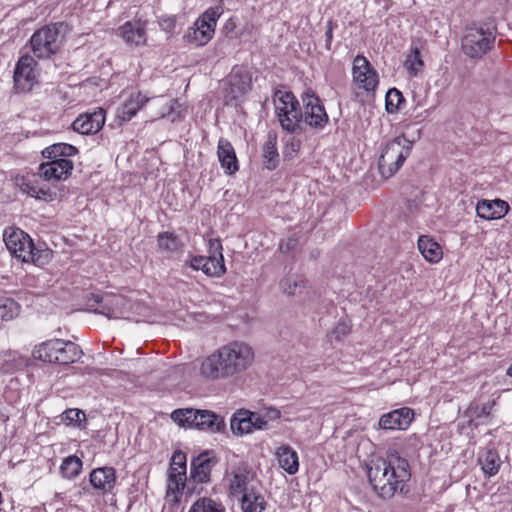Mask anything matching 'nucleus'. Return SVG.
Instances as JSON below:
<instances>
[{"label":"nucleus","instance_id":"nucleus-1","mask_svg":"<svg viewBox=\"0 0 512 512\" xmlns=\"http://www.w3.org/2000/svg\"><path fill=\"white\" fill-rule=\"evenodd\" d=\"M255 350L243 340H232L204 357L199 374L206 381H222L240 377L255 362Z\"/></svg>","mask_w":512,"mask_h":512},{"label":"nucleus","instance_id":"nucleus-2","mask_svg":"<svg viewBox=\"0 0 512 512\" xmlns=\"http://www.w3.org/2000/svg\"><path fill=\"white\" fill-rule=\"evenodd\" d=\"M367 476L374 491L382 498H391L404 490L410 479L408 461L397 453H390L387 460H372L367 465Z\"/></svg>","mask_w":512,"mask_h":512},{"label":"nucleus","instance_id":"nucleus-3","mask_svg":"<svg viewBox=\"0 0 512 512\" xmlns=\"http://www.w3.org/2000/svg\"><path fill=\"white\" fill-rule=\"evenodd\" d=\"M82 354L79 345L60 338L40 342L31 350L32 359L45 364L68 365L78 361Z\"/></svg>","mask_w":512,"mask_h":512},{"label":"nucleus","instance_id":"nucleus-4","mask_svg":"<svg viewBox=\"0 0 512 512\" xmlns=\"http://www.w3.org/2000/svg\"><path fill=\"white\" fill-rule=\"evenodd\" d=\"M3 241L11 255L23 262L43 266L50 261L51 251L37 250L31 237L18 227L11 226L4 229Z\"/></svg>","mask_w":512,"mask_h":512},{"label":"nucleus","instance_id":"nucleus-5","mask_svg":"<svg viewBox=\"0 0 512 512\" xmlns=\"http://www.w3.org/2000/svg\"><path fill=\"white\" fill-rule=\"evenodd\" d=\"M413 142L403 135L397 136L387 142L380 154L378 168L383 178L392 177L403 165L410 155Z\"/></svg>","mask_w":512,"mask_h":512},{"label":"nucleus","instance_id":"nucleus-6","mask_svg":"<svg viewBox=\"0 0 512 512\" xmlns=\"http://www.w3.org/2000/svg\"><path fill=\"white\" fill-rule=\"evenodd\" d=\"M494 42V29L484 25H473L466 28L461 47L466 56L479 59L492 49Z\"/></svg>","mask_w":512,"mask_h":512},{"label":"nucleus","instance_id":"nucleus-7","mask_svg":"<svg viewBox=\"0 0 512 512\" xmlns=\"http://www.w3.org/2000/svg\"><path fill=\"white\" fill-rule=\"evenodd\" d=\"M274 107L278 120L283 129L295 132L302 117L299 102L293 93L277 91L274 94Z\"/></svg>","mask_w":512,"mask_h":512},{"label":"nucleus","instance_id":"nucleus-8","mask_svg":"<svg viewBox=\"0 0 512 512\" xmlns=\"http://www.w3.org/2000/svg\"><path fill=\"white\" fill-rule=\"evenodd\" d=\"M223 13L221 6L208 8L187 31L185 39L196 46L206 45L214 36L217 21Z\"/></svg>","mask_w":512,"mask_h":512},{"label":"nucleus","instance_id":"nucleus-9","mask_svg":"<svg viewBox=\"0 0 512 512\" xmlns=\"http://www.w3.org/2000/svg\"><path fill=\"white\" fill-rule=\"evenodd\" d=\"M255 477V472L247 463L239 462L227 468L223 484L231 496L239 497L254 488Z\"/></svg>","mask_w":512,"mask_h":512},{"label":"nucleus","instance_id":"nucleus-10","mask_svg":"<svg viewBox=\"0 0 512 512\" xmlns=\"http://www.w3.org/2000/svg\"><path fill=\"white\" fill-rule=\"evenodd\" d=\"M352 82L357 90L373 94L379 85V75L368 59L357 55L352 62Z\"/></svg>","mask_w":512,"mask_h":512},{"label":"nucleus","instance_id":"nucleus-11","mask_svg":"<svg viewBox=\"0 0 512 512\" xmlns=\"http://www.w3.org/2000/svg\"><path fill=\"white\" fill-rule=\"evenodd\" d=\"M302 101L304 111L301 118L309 127L322 130L327 125L329 117L321 99L312 90H307L302 96Z\"/></svg>","mask_w":512,"mask_h":512},{"label":"nucleus","instance_id":"nucleus-12","mask_svg":"<svg viewBox=\"0 0 512 512\" xmlns=\"http://www.w3.org/2000/svg\"><path fill=\"white\" fill-rule=\"evenodd\" d=\"M30 45L35 56L38 58H48L59 49V33L53 27L39 29L32 35Z\"/></svg>","mask_w":512,"mask_h":512},{"label":"nucleus","instance_id":"nucleus-13","mask_svg":"<svg viewBox=\"0 0 512 512\" xmlns=\"http://www.w3.org/2000/svg\"><path fill=\"white\" fill-rule=\"evenodd\" d=\"M252 86L250 72L243 67H234L227 79L225 100L227 103L244 97Z\"/></svg>","mask_w":512,"mask_h":512},{"label":"nucleus","instance_id":"nucleus-14","mask_svg":"<svg viewBox=\"0 0 512 512\" xmlns=\"http://www.w3.org/2000/svg\"><path fill=\"white\" fill-rule=\"evenodd\" d=\"M230 428L234 435L243 436L265 429V422L258 412L241 409L232 416Z\"/></svg>","mask_w":512,"mask_h":512},{"label":"nucleus","instance_id":"nucleus-15","mask_svg":"<svg viewBox=\"0 0 512 512\" xmlns=\"http://www.w3.org/2000/svg\"><path fill=\"white\" fill-rule=\"evenodd\" d=\"M36 62L29 55L22 56L15 67L14 82L21 91H27L32 88L37 81Z\"/></svg>","mask_w":512,"mask_h":512},{"label":"nucleus","instance_id":"nucleus-16","mask_svg":"<svg viewBox=\"0 0 512 512\" xmlns=\"http://www.w3.org/2000/svg\"><path fill=\"white\" fill-rule=\"evenodd\" d=\"M116 35L127 45L144 46L147 43L146 22L139 19L127 21L118 27Z\"/></svg>","mask_w":512,"mask_h":512},{"label":"nucleus","instance_id":"nucleus-17","mask_svg":"<svg viewBox=\"0 0 512 512\" xmlns=\"http://www.w3.org/2000/svg\"><path fill=\"white\" fill-rule=\"evenodd\" d=\"M16 184L23 193L38 200L51 202L56 197V193L46 185H42L35 175L18 177L16 178Z\"/></svg>","mask_w":512,"mask_h":512},{"label":"nucleus","instance_id":"nucleus-18","mask_svg":"<svg viewBox=\"0 0 512 512\" xmlns=\"http://www.w3.org/2000/svg\"><path fill=\"white\" fill-rule=\"evenodd\" d=\"M73 167V162L66 158L47 161L39 166V175L47 181H64L71 175Z\"/></svg>","mask_w":512,"mask_h":512},{"label":"nucleus","instance_id":"nucleus-19","mask_svg":"<svg viewBox=\"0 0 512 512\" xmlns=\"http://www.w3.org/2000/svg\"><path fill=\"white\" fill-rule=\"evenodd\" d=\"M189 266L195 271H202L209 277L219 278L226 272L224 258H215L214 256H192L189 260Z\"/></svg>","mask_w":512,"mask_h":512},{"label":"nucleus","instance_id":"nucleus-20","mask_svg":"<svg viewBox=\"0 0 512 512\" xmlns=\"http://www.w3.org/2000/svg\"><path fill=\"white\" fill-rule=\"evenodd\" d=\"M189 266L195 271H202L209 277L219 278L226 272L224 258H215L214 256H192L189 260Z\"/></svg>","mask_w":512,"mask_h":512},{"label":"nucleus","instance_id":"nucleus-21","mask_svg":"<svg viewBox=\"0 0 512 512\" xmlns=\"http://www.w3.org/2000/svg\"><path fill=\"white\" fill-rule=\"evenodd\" d=\"M413 417V410L403 407L382 415L379 419V426L385 430H405L411 424Z\"/></svg>","mask_w":512,"mask_h":512},{"label":"nucleus","instance_id":"nucleus-22","mask_svg":"<svg viewBox=\"0 0 512 512\" xmlns=\"http://www.w3.org/2000/svg\"><path fill=\"white\" fill-rule=\"evenodd\" d=\"M105 123V111L102 108L79 115L73 122L74 131L80 134H95Z\"/></svg>","mask_w":512,"mask_h":512},{"label":"nucleus","instance_id":"nucleus-23","mask_svg":"<svg viewBox=\"0 0 512 512\" xmlns=\"http://www.w3.org/2000/svg\"><path fill=\"white\" fill-rule=\"evenodd\" d=\"M509 204L501 199H482L477 202V216L484 220H496L503 218L509 212Z\"/></svg>","mask_w":512,"mask_h":512},{"label":"nucleus","instance_id":"nucleus-24","mask_svg":"<svg viewBox=\"0 0 512 512\" xmlns=\"http://www.w3.org/2000/svg\"><path fill=\"white\" fill-rule=\"evenodd\" d=\"M148 100L149 98L139 91L130 92L122 105L118 107L116 117L123 122L131 120Z\"/></svg>","mask_w":512,"mask_h":512},{"label":"nucleus","instance_id":"nucleus-25","mask_svg":"<svg viewBox=\"0 0 512 512\" xmlns=\"http://www.w3.org/2000/svg\"><path fill=\"white\" fill-rule=\"evenodd\" d=\"M216 461L209 452L201 453L191 462V478L197 483H206L210 480V474Z\"/></svg>","mask_w":512,"mask_h":512},{"label":"nucleus","instance_id":"nucleus-26","mask_svg":"<svg viewBox=\"0 0 512 512\" xmlns=\"http://www.w3.org/2000/svg\"><path fill=\"white\" fill-rule=\"evenodd\" d=\"M99 306L94 309L95 313L104 315L108 318L122 317L125 306V299L120 295L106 294L96 300Z\"/></svg>","mask_w":512,"mask_h":512},{"label":"nucleus","instance_id":"nucleus-27","mask_svg":"<svg viewBox=\"0 0 512 512\" xmlns=\"http://www.w3.org/2000/svg\"><path fill=\"white\" fill-rule=\"evenodd\" d=\"M217 156L227 175L236 173L239 169L238 160L232 144L224 138H220L217 145Z\"/></svg>","mask_w":512,"mask_h":512},{"label":"nucleus","instance_id":"nucleus-28","mask_svg":"<svg viewBox=\"0 0 512 512\" xmlns=\"http://www.w3.org/2000/svg\"><path fill=\"white\" fill-rule=\"evenodd\" d=\"M90 483L94 489L102 493H109L115 486L116 474L112 467H101L92 470L90 473Z\"/></svg>","mask_w":512,"mask_h":512},{"label":"nucleus","instance_id":"nucleus-29","mask_svg":"<svg viewBox=\"0 0 512 512\" xmlns=\"http://www.w3.org/2000/svg\"><path fill=\"white\" fill-rule=\"evenodd\" d=\"M275 457L278 465L289 475H294L299 470V458L297 452L289 445H281L276 448Z\"/></svg>","mask_w":512,"mask_h":512},{"label":"nucleus","instance_id":"nucleus-30","mask_svg":"<svg viewBox=\"0 0 512 512\" xmlns=\"http://www.w3.org/2000/svg\"><path fill=\"white\" fill-rule=\"evenodd\" d=\"M186 473L182 470L168 471L166 500L172 504H177L182 496V491L186 485Z\"/></svg>","mask_w":512,"mask_h":512},{"label":"nucleus","instance_id":"nucleus-31","mask_svg":"<svg viewBox=\"0 0 512 512\" xmlns=\"http://www.w3.org/2000/svg\"><path fill=\"white\" fill-rule=\"evenodd\" d=\"M418 250L430 263H438L443 258L441 246L430 236L422 235L418 239Z\"/></svg>","mask_w":512,"mask_h":512},{"label":"nucleus","instance_id":"nucleus-32","mask_svg":"<svg viewBox=\"0 0 512 512\" xmlns=\"http://www.w3.org/2000/svg\"><path fill=\"white\" fill-rule=\"evenodd\" d=\"M222 417L208 410H198L195 428L210 432H219L224 428Z\"/></svg>","mask_w":512,"mask_h":512},{"label":"nucleus","instance_id":"nucleus-33","mask_svg":"<svg viewBox=\"0 0 512 512\" xmlns=\"http://www.w3.org/2000/svg\"><path fill=\"white\" fill-rule=\"evenodd\" d=\"M77 148L67 143H56L46 147L42 154L48 161H59L60 159L74 156Z\"/></svg>","mask_w":512,"mask_h":512},{"label":"nucleus","instance_id":"nucleus-34","mask_svg":"<svg viewBox=\"0 0 512 512\" xmlns=\"http://www.w3.org/2000/svg\"><path fill=\"white\" fill-rule=\"evenodd\" d=\"M239 497H241V507L244 512H262L265 509L264 497L256 492L255 488H251Z\"/></svg>","mask_w":512,"mask_h":512},{"label":"nucleus","instance_id":"nucleus-35","mask_svg":"<svg viewBox=\"0 0 512 512\" xmlns=\"http://www.w3.org/2000/svg\"><path fill=\"white\" fill-rule=\"evenodd\" d=\"M263 158L265 165L269 170H273L278 166L279 153L277 150V138L274 134H269L263 146Z\"/></svg>","mask_w":512,"mask_h":512},{"label":"nucleus","instance_id":"nucleus-36","mask_svg":"<svg viewBox=\"0 0 512 512\" xmlns=\"http://www.w3.org/2000/svg\"><path fill=\"white\" fill-rule=\"evenodd\" d=\"M186 114V107L176 99H169L162 105L160 118H167L171 122L182 119Z\"/></svg>","mask_w":512,"mask_h":512},{"label":"nucleus","instance_id":"nucleus-37","mask_svg":"<svg viewBox=\"0 0 512 512\" xmlns=\"http://www.w3.org/2000/svg\"><path fill=\"white\" fill-rule=\"evenodd\" d=\"M198 410L192 408L177 409L172 412L171 418L179 426L195 428Z\"/></svg>","mask_w":512,"mask_h":512},{"label":"nucleus","instance_id":"nucleus-38","mask_svg":"<svg viewBox=\"0 0 512 512\" xmlns=\"http://www.w3.org/2000/svg\"><path fill=\"white\" fill-rule=\"evenodd\" d=\"M188 512H225V508L219 501L209 497H201L191 505Z\"/></svg>","mask_w":512,"mask_h":512},{"label":"nucleus","instance_id":"nucleus-39","mask_svg":"<svg viewBox=\"0 0 512 512\" xmlns=\"http://www.w3.org/2000/svg\"><path fill=\"white\" fill-rule=\"evenodd\" d=\"M483 472L488 476L498 473L500 467V459L495 451L488 450L479 458Z\"/></svg>","mask_w":512,"mask_h":512},{"label":"nucleus","instance_id":"nucleus-40","mask_svg":"<svg viewBox=\"0 0 512 512\" xmlns=\"http://www.w3.org/2000/svg\"><path fill=\"white\" fill-rule=\"evenodd\" d=\"M424 62L420 50L417 47L411 49L407 54L404 67L411 76H417L423 69Z\"/></svg>","mask_w":512,"mask_h":512},{"label":"nucleus","instance_id":"nucleus-41","mask_svg":"<svg viewBox=\"0 0 512 512\" xmlns=\"http://www.w3.org/2000/svg\"><path fill=\"white\" fill-rule=\"evenodd\" d=\"M82 470V461L77 456L66 457L60 466L63 477L72 479L77 477Z\"/></svg>","mask_w":512,"mask_h":512},{"label":"nucleus","instance_id":"nucleus-42","mask_svg":"<svg viewBox=\"0 0 512 512\" xmlns=\"http://www.w3.org/2000/svg\"><path fill=\"white\" fill-rule=\"evenodd\" d=\"M20 313V305L12 298L0 297V319L10 321Z\"/></svg>","mask_w":512,"mask_h":512},{"label":"nucleus","instance_id":"nucleus-43","mask_svg":"<svg viewBox=\"0 0 512 512\" xmlns=\"http://www.w3.org/2000/svg\"><path fill=\"white\" fill-rule=\"evenodd\" d=\"M405 102L403 94L396 88H391L385 96V108L390 114L396 113Z\"/></svg>","mask_w":512,"mask_h":512},{"label":"nucleus","instance_id":"nucleus-44","mask_svg":"<svg viewBox=\"0 0 512 512\" xmlns=\"http://www.w3.org/2000/svg\"><path fill=\"white\" fill-rule=\"evenodd\" d=\"M302 145V138L300 135L289 134L285 138V144L283 148V157L285 159H293L300 151Z\"/></svg>","mask_w":512,"mask_h":512},{"label":"nucleus","instance_id":"nucleus-45","mask_svg":"<svg viewBox=\"0 0 512 512\" xmlns=\"http://www.w3.org/2000/svg\"><path fill=\"white\" fill-rule=\"evenodd\" d=\"M158 245L164 251H175L179 248V240L174 234L164 232L158 236Z\"/></svg>","mask_w":512,"mask_h":512},{"label":"nucleus","instance_id":"nucleus-46","mask_svg":"<svg viewBox=\"0 0 512 512\" xmlns=\"http://www.w3.org/2000/svg\"><path fill=\"white\" fill-rule=\"evenodd\" d=\"M303 284L304 281L300 277L292 275L281 280L280 288L284 293L288 295H294L297 291V288L302 287Z\"/></svg>","mask_w":512,"mask_h":512},{"label":"nucleus","instance_id":"nucleus-47","mask_svg":"<svg viewBox=\"0 0 512 512\" xmlns=\"http://www.w3.org/2000/svg\"><path fill=\"white\" fill-rule=\"evenodd\" d=\"M85 420V413L79 409H67L62 414V421L66 425L80 426Z\"/></svg>","mask_w":512,"mask_h":512},{"label":"nucleus","instance_id":"nucleus-48","mask_svg":"<svg viewBox=\"0 0 512 512\" xmlns=\"http://www.w3.org/2000/svg\"><path fill=\"white\" fill-rule=\"evenodd\" d=\"M182 470V472L186 473V456L181 451L174 452L169 471H178Z\"/></svg>","mask_w":512,"mask_h":512},{"label":"nucleus","instance_id":"nucleus-49","mask_svg":"<svg viewBox=\"0 0 512 512\" xmlns=\"http://www.w3.org/2000/svg\"><path fill=\"white\" fill-rule=\"evenodd\" d=\"M208 247V256H214L215 258H224L223 257V247L220 239L218 238H209L207 240Z\"/></svg>","mask_w":512,"mask_h":512},{"label":"nucleus","instance_id":"nucleus-50","mask_svg":"<svg viewBox=\"0 0 512 512\" xmlns=\"http://www.w3.org/2000/svg\"><path fill=\"white\" fill-rule=\"evenodd\" d=\"M159 25L163 31L172 34L176 27V19L173 16H164L159 20Z\"/></svg>","mask_w":512,"mask_h":512},{"label":"nucleus","instance_id":"nucleus-51","mask_svg":"<svg viewBox=\"0 0 512 512\" xmlns=\"http://www.w3.org/2000/svg\"><path fill=\"white\" fill-rule=\"evenodd\" d=\"M260 418H262L265 422V427L267 426L269 421L276 420L280 418V411L276 408H266L262 412H258Z\"/></svg>","mask_w":512,"mask_h":512},{"label":"nucleus","instance_id":"nucleus-52","mask_svg":"<svg viewBox=\"0 0 512 512\" xmlns=\"http://www.w3.org/2000/svg\"><path fill=\"white\" fill-rule=\"evenodd\" d=\"M350 332V326L345 321H340L334 330L332 331V335L337 339L341 340L344 336L348 335Z\"/></svg>","mask_w":512,"mask_h":512},{"label":"nucleus","instance_id":"nucleus-53","mask_svg":"<svg viewBox=\"0 0 512 512\" xmlns=\"http://www.w3.org/2000/svg\"><path fill=\"white\" fill-rule=\"evenodd\" d=\"M491 406L483 405L481 411L477 413V417L488 416L490 414Z\"/></svg>","mask_w":512,"mask_h":512},{"label":"nucleus","instance_id":"nucleus-54","mask_svg":"<svg viewBox=\"0 0 512 512\" xmlns=\"http://www.w3.org/2000/svg\"><path fill=\"white\" fill-rule=\"evenodd\" d=\"M326 36L329 40L332 38V29L331 28H329L328 31L326 32Z\"/></svg>","mask_w":512,"mask_h":512},{"label":"nucleus","instance_id":"nucleus-55","mask_svg":"<svg viewBox=\"0 0 512 512\" xmlns=\"http://www.w3.org/2000/svg\"><path fill=\"white\" fill-rule=\"evenodd\" d=\"M506 374H507L509 377H512V364H511V365L509 366V368L507 369Z\"/></svg>","mask_w":512,"mask_h":512},{"label":"nucleus","instance_id":"nucleus-56","mask_svg":"<svg viewBox=\"0 0 512 512\" xmlns=\"http://www.w3.org/2000/svg\"><path fill=\"white\" fill-rule=\"evenodd\" d=\"M229 25H232L233 27L235 26V23L233 22L232 19H229L227 24H226V28H228Z\"/></svg>","mask_w":512,"mask_h":512},{"label":"nucleus","instance_id":"nucleus-57","mask_svg":"<svg viewBox=\"0 0 512 512\" xmlns=\"http://www.w3.org/2000/svg\"><path fill=\"white\" fill-rule=\"evenodd\" d=\"M476 408H477V407L471 406V407H470V411H471V412H474V413H477L476 411H474V409H476Z\"/></svg>","mask_w":512,"mask_h":512}]
</instances>
